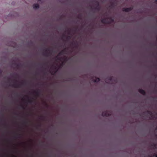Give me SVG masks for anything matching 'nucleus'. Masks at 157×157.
Segmentation results:
<instances>
[{"instance_id": "obj_1", "label": "nucleus", "mask_w": 157, "mask_h": 157, "mask_svg": "<svg viewBox=\"0 0 157 157\" xmlns=\"http://www.w3.org/2000/svg\"><path fill=\"white\" fill-rule=\"evenodd\" d=\"M51 50H50L49 48H46L45 49V53L44 54V55L46 56H49L50 55H51L52 54L51 53Z\"/></svg>"}, {"instance_id": "obj_2", "label": "nucleus", "mask_w": 157, "mask_h": 157, "mask_svg": "<svg viewBox=\"0 0 157 157\" xmlns=\"http://www.w3.org/2000/svg\"><path fill=\"white\" fill-rule=\"evenodd\" d=\"M93 2H94L96 3V6L94 8V9L99 11L100 9V6L99 2L96 1H93Z\"/></svg>"}, {"instance_id": "obj_3", "label": "nucleus", "mask_w": 157, "mask_h": 157, "mask_svg": "<svg viewBox=\"0 0 157 157\" xmlns=\"http://www.w3.org/2000/svg\"><path fill=\"white\" fill-rule=\"evenodd\" d=\"M111 115V113L108 111H104L102 112V116L104 117H108L110 116Z\"/></svg>"}, {"instance_id": "obj_4", "label": "nucleus", "mask_w": 157, "mask_h": 157, "mask_svg": "<svg viewBox=\"0 0 157 157\" xmlns=\"http://www.w3.org/2000/svg\"><path fill=\"white\" fill-rule=\"evenodd\" d=\"M133 9V7H132L129 8H123L122 9V11L124 12H128L131 11Z\"/></svg>"}, {"instance_id": "obj_5", "label": "nucleus", "mask_w": 157, "mask_h": 157, "mask_svg": "<svg viewBox=\"0 0 157 157\" xmlns=\"http://www.w3.org/2000/svg\"><path fill=\"white\" fill-rule=\"evenodd\" d=\"M113 77H108L107 79H108L109 81V83H113ZM107 79H106L105 82L106 83H108L107 82Z\"/></svg>"}, {"instance_id": "obj_6", "label": "nucleus", "mask_w": 157, "mask_h": 157, "mask_svg": "<svg viewBox=\"0 0 157 157\" xmlns=\"http://www.w3.org/2000/svg\"><path fill=\"white\" fill-rule=\"evenodd\" d=\"M138 91H139V92H140V93L141 94L144 95H146V92L144 90H143L142 89H139Z\"/></svg>"}, {"instance_id": "obj_7", "label": "nucleus", "mask_w": 157, "mask_h": 157, "mask_svg": "<svg viewBox=\"0 0 157 157\" xmlns=\"http://www.w3.org/2000/svg\"><path fill=\"white\" fill-rule=\"evenodd\" d=\"M12 86L13 87H15V88H18V87H21L20 85L19 84H17L16 82L14 83L13 84Z\"/></svg>"}, {"instance_id": "obj_8", "label": "nucleus", "mask_w": 157, "mask_h": 157, "mask_svg": "<svg viewBox=\"0 0 157 157\" xmlns=\"http://www.w3.org/2000/svg\"><path fill=\"white\" fill-rule=\"evenodd\" d=\"M101 22L103 24H109V23L108 22V21H107L106 18H104L102 19L101 21Z\"/></svg>"}, {"instance_id": "obj_9", "label": "nucleus", "mask_w": 157, "mask_h": 157, "mask_svg": "<svg viewBox=\"0 0 157 157\" xmlns=\"http://www.w3.org/2000/svg\"><path fill=\"white\" fill-rule=\"evenodd\" d=\"M33 7L34 9H37L39 8V5L38 4H35L33 5Z\"/></svg>"}, {"instance_id": "obj_10", "label": "nucleus", "mask_w": 157, "mask_h": 157, "mask_svg": "<svg viewBox=\"0 0 157 157\" xmlns=\"http://www.w3.org/2000/svg\"><path fill=\"white\" fill-rule=\"evenodd\" d=\"M100 80V79L98 78H96V77L94 79H93V81L94 82H98Z\"/></svg>"}, {"instance_id": "obj_11", "label": "nucleus", "mask_w": 157, "mask_h": 157, "mask_svg": "<svg viewBox=\"0 0 157 157\" xmlns=\"http://www.w3.org/2000/svg\"><path fill=\"white\" fill-rule=\"evenodd\" d=\"M66 51V49L61 51L58 54L59 56L62 55Z\"/></svg>"}, {"instance_id": "obj_12", "label": "nucleus", "mask_w": 157, "mask_h": 157, "mask_svg": "<svg viewBox=\"0 0 157 157\" xmlns=\"http://www.w3.org/2000/svg\"><path fill=\"white\" fill-rule=\"evenodd\" d=\"M109 21H108V22H109V24H110L111 23H112L114 22V20L112 19V18L110 17L109 18Z\"/></svg>"}, {"instance_id": "obj_13", "label": "nucleus", "mask_w": 157, "mask_h": 157, "mask_svg": "<svg viewBox=\"0 0 157 157\" xmlns=\"http://www.w3.org/2000/svg\"><path fill=\"white\" fill-rule=\"evenodd\" d=\"M36 94V96H39L40 94V91H35L34 92Z\"/></svg>"}, {"instance_id": "obj_14", "label": "nucleus", "mask_w": 157, "mask_h": 157, "mask_svg": "<svg viewBox=\"0 0 157 157\" xmlns=\"http://www.w3.org/2000/svg\"><path fill=\"white\" fill-rule=\"evenodd\" d=\"M151 146L152 147L153 149H155L156 148V145L155 144L153 143L151 144Z\"/></svg>"}, {"instance_id": "obj_15", "label": "nucleus", "mask_w": 157, "mask_h": 157, "mask_svg": "<svg viewBox=\"0 0 157 157\" xmlns=\"http://www.w3.org/2000/svg\"><path fill=\"white\" fill-rule=\"evenodd\" d=\"M147 113L148 114L151 116H153L152 113L151 111L149 110H147Z\"/></svg>"}, {"instance_id": "obj_16", "label": "nucleus", "mask_w": 157, "mask_h": 157, "mask_svg": "<svg viewBox=\"0 0 157 157\" xmlns=\"http://www.w3.org/2000/svg\"><path fill=\"white\" fill-rule=\"evenodd\" d=\"M28 102L31 104L33 102V101L32 100L29 99L28 100Z\"/></svg>"}, {"instance_id": "obj_17", "label": "nucleus", "mask_w": 157, "mask_h": 157, "mask_svg": "<svg viewBox=\"0 0 157 157\" xmlns=\"http://www.w3.org/2000/svg\"><path fill=\"white\" fill-rule=\"evenodd\" d=\"M20 67L19 64L17 63L16 66V68L18 69Z\"/></svg>"}, {"instance_id": "obj_18", "label": "nucleus", "mask_w": 157, "mask_h": 157, "mask_svg": "<svg viewBox=\"0 0 157 157\" xmlns=\"http://www.w3.org/2000/svg\"><path fill=\"white\" fill-rule=\"evenodd\" d=\"M13 64L16 66L17 64V63L15 62H14L13 63Z\"/></svg>"}, {"instance_id": "obj_19", "label": "nucleus", "mask_w": 157, "mask_h": 157, "mask_svg": "<svg viewBox=\"0 0 157 157\" xmlns=\"http://www.w3.org/2000/svg\"><path fill=\"white\" fill-rule=\"evenodd\" d=\"M82 17V15L81 14H79L78 15V17L79 19H81Z\"/></svg>"}, {"instance_id": "obj_20", "label": "nucleus", "mask_w": 157, "mask_h": 157, "mask_svg": "<svg viewBox=\"0 0 157 157\" xmlns=\"http://www.w3.org/2000/svg\"><path fill=\"white\" fill-rule=\"evenodd\" d=\"M153 157H157V155L156 153H154L153 155Z\"/></svg>"}, {"instance_id": "obj_21", "label": "nucleus", "mask_w": 157, "mask_h": 157, "mask_svg": "<svg viewBox=\"0 0 157 157\" xmlns=\"http://www.w3.org/2000/svg\"><path fill=\"white\" fill-rule=\"evenodd\" d=\"M27 121H24V123L25 124H27Z\"/></svg>"}, {"instance_id": "obj_22", "label": "nucleus", "mask_w": 157, "mask_h": 157, "mask_svg": "<svg viewBox=\"0 0 157 157\" xmlns=\"http://www.w3.org/2000/svg\"><path fill=\"white\" fill-rule=\"evenodd\" d=\"M71 38V37L70 36H68L67 37V40H69L70 39V38Z\"/></svg>"}, {"instance_id": "obj_23", "label": "nucleus", "mask_w": 157, "mask_h": 157, "mask_svg": "<svg viewBox=\"0 0 157 157\" xmlns=\"http://www.w3.org/2000/svg\"><path fill=\"white\" fill-rule=\"evenodd\" d=\"M16 135L18 136V137H20V136L21 135V134H17Z\"/></svg>"}, {"instance_id": "obj_24", "label": "nucleus", "mask_w": 157, "mask_h": 157, "mask_svg": "<svg viewBox=\"0 0 157 157\" xmlns=\"http://www.w3.org/2000/svg\"><path fill=\"white\" fill-rule=\"evenodd\" d=\"M24 83H25V82H22L21 83V85H24Z\"/></svg>"}, {"instance_id": "obj_25", "label": "nucleus", "mask_w": 157, "mask_h": 157, "mask_svg": "<svg viewBox=\"0 0 157 157\" xmlns=\"http://www.w3.org/2000/svg\"><path fill=\"white\" fill-rule=\"evenodd\" d=\"M2 73V71L1 70H0V75H1Z\"/></svg>"}, {"instance_id": "obj_26", "label": "nucleus", "mask_w": 157, "mask_h": 157, "mask_svg": "<svg viewBox=\"0 0 157 157\" xmlns=\"http://www.w3.org/2000/svg\"><path fill=\"white\" fill-rule=\"evenodd\" d=\"M21 107L23 109H25V107L23 105H21Z\"/></svg>"}, {"instance_id": "obj_27", "label": "nucleus", "mask_w": 157, "mask_h": 157, "mask_svg": "<svg viewBox=\"0 0 157 157\" xmlns=\"http://www.w3.org/2000/svg\"><path fill=\"white\" fill-rule=\"evenodd\" d=\"M114 81V82H115V83L117 81V80L116 79Z\"/></svg>"}, {"instance_id": "obj_28", "label": "nucleus", "mask_w": 157, "mask_h": 157, "mask_svg": "<svg viewBox=\"0 0 157 157\" xmlns=\"http://www.w3.org/2000/svg\"><path fill=\"white\" fill-rule=\"evenodd\" d=\"M155 2L157 4V0H155Z\"/></svg>"}, {"instance_id": "obj_29", "label": "nucleus", "mask_w": 157, "mask_h": 157, "mask_svg": "<svg viewBox=\"0 0 157 157\" xmlns=\"http://www.w3.org/2000/svg\"><path fill=\"white\" fill-rule=\"evenodd\" d=\"M16 76H18V75L17 74H16Z\"/></svg>"}, {"instance_id": "obj_30", "label": "nucleus", "mask_w": 157, "mask_h": 157, "mask_svg": "<svg viewBox=\"0 0 157 157\" xmlns=\"http://www.w3.org/2000/svg\"><path fill=\"white\" fill-rule=\"evenodd\" d=\"M41 1V0H38V2L40 1Z\"/></svg>"}, {"instance_id": "obj_31", "label": "nucleus", "mask_w": 157, "mask_h": 157, "mask_svg": "<svg viewBox=\"0 0 157 157\" xmlns=\"http://www.w3.org/2000/svg\"><path fill=\"white\" fill-rule=\"evenodd\" d=\"M63 37H65V35H63Z\"/></svg>"}, {"instance_id": "obj_32", "label": "nucleus", "mask_w": 157, "mask_h": 157, "mask_svg": "<svg viewBox=\"0 0 157 157\" xmlns=\"http://www.w3.org/2000/svg\"><path fill=\"white\" fill-rule=\"evenodd\" d=\"M38 126H39V127H40V125H38Z\"/></svg>"}, {"instance_id": "obj_33", "label": "nucleus", "mask_w": 157, "mask_h": 157, "mask_svg": "<svg viewBox=\"0 0 157 157\" xmlns=\"http://www.w3.org/2000/svg\"><path fill=\"white\" fill-rule=\"evenodd\" d=\"M5 126L6 127H7V125H5Z\"/></svg>"}, {"instance_id": "obj_34", "label": "nucleus", "mask_w": 157, "mask_h": 157, "mask_svg": "<svg viewBox=\"0 0 157 157\" xmlns=\"http://www.w3.org/2000/svg\"><path fill=\"white\" fill-rule=\"evenodd\" d=\"M113 4H112L111 5V6H113Z\"/></svg>"}, {"instance_id": "obj_35", "label": "nucleus", "mask_w": 157, "mask_h": 157, "mask_svg": "<svg viewBox=\"0 0 157 157\" xmlns=\"http://www.w3.org/2000/svg\"><path fill=\"white\" fill-rule=\"evenodd\" d=\"M16 82H17V80H16Z\"/></svg>"}]
</instances>
